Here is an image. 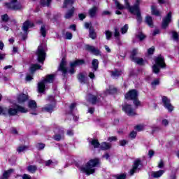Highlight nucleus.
I'll return each mask as SVG.
<instances>
[{
  "label": "nucleus",
  "mask_w": 179,
  "mask_h": 179,
  "mask_svg": "<svg viewBox=\"0 0 179 179\" xmlns=\"http://www.w3.org/2000/svg\"><path fill=\"white\" fill-rule=\"evenodd\" d=\"M100 164V160L97 158L94 159H90L85 166H80V170L83 173H85L87 176H90V174H94L96 171L94 167H97Z\"/></svg>",
  "instance_id": "nucleus-1"
},
{
  "label": "nucleus",
  "mask_w": 179,
  "mask_h": 179,
  "mask_svg": "<svg viewBox=\"0 0 179 179\" xmlns=\"http://www.w3.org/2000/svg\"><path fill=\"white\" fill-rule=\"evenodd\" d=\"M54 78H55V75L49 74L46 76V78L42 81L38 83V93H44V90H45V85L47 83H52L54 82Z\"/></svg>",
  "instance_id": "nucleus-2"
},
{
  "label": "nucleus",
  "mask_w": 179,
  "mask_h": 179,
  "mask_svg": "<svg viewBox=\"0 0 179 179\" xmlns=\"http://www.w3.org/2000/svg\"><path fill=\"white\" fill-rule=\"evenodd\" d=\"M155 64L152 66V71L154 73H159L160 68H166V62H164V57L162 55H158L155 58Z\"/></svg>",
  "instance_id": "nucleus-3"
},
{
  "label": "nucleus",
  "mask_w": 179,
  "mask_h": 179,
  "mask_svg": "<svg viewBox=\"0 0 179 179\" xmlns=\"http://www.w3.org/2000/svg\"><path fill=\"white\" fill-rule=\"evenodd\" d=\"M138 96V91H136V90H131L128 93L125 94L124 96L127 100H133V103L136 108H138V107L141 106V101H139Z\"/></svg>",
  "instance_id": "nucleus-4"
},
{
  "label": "nucleus",
  "mask_w": 179,
  "mask_h": 179,
  "mask_svg": "<svg viewBox=\"0 0 179 179\" xmlns=\"http://www.w3.org/2000/svg\"><path fill=\"white\" fill-rule=\"evenodd\" d=\"M45 45L41 44L36 50L38 62L41 64H44V61H45Z\"/></svg>",
  "instance_id": "nucleus-5"
},
{
  "label": "nucleus",
  "mask_w": 179,
  "mask_h": 179,
  "mask_svg": "<svg viewBox=\"0 0 179 179\" xmlns=\"http://www.w3.org/2000/svg\"><path fill=\"white\" fill-rule=\"evenodd\" d=\"M17 2V0H11L10 3H5L4 5L8 9H11L12 10H20L22 4Z\"/></svg>",
  "instance_id": "nucleus-6"
},
{
  "label": "nucleus",
  "mask_w": 179,
  "mask_h": 179,
  "mask_svg": "<svg viewBox=\"0 0 179 179\" xmlns=\"http://www.w3.org/2000/svg\"><path fill=\"white\" fill-rule=\"evenodd\" d=\"M6 111H8L9 115H16L17 113H27V109L24 107L17 105L16 108H9L6 110L5 112Z\"/></svg>",
  "instance_id": "nucleus-7"
},
{
  "label": "nucleus",
  "mask_w": 179,
  "mask_h": 179,
  "mask_svg": "<svg viewBox=\"0 0 179 179\" xmlns=\"http://www.w3.org/2000/svg\"><path fill=\"white\" fill-rule=\"evenodd\" d=\"M142 169V162L141 159H136L134 162L133 168L130 170L129 174L130 176H134L135 173H138L139 170Z\"/></svg>",
  "instance_id": "nucleus-8"
},
{
  "label": "nucleus",
  "mask_w": 179,
  "mask_h": 179,
  "mask_svg": "<svg viewBox=\"0 0 179 179\" xmlns=\"http://www.w3.org/2000/svg\"><path fill=\"white\" fill-rule=\"evenodd\" d=\"M85 64V60L83 59H77L73 62L70 63V70L69 71V73H71V75H73L75 73V68L79 65H83Z\"/></svg>",
  "instance_id": "nucleus-9"
},
{
  "label": "nucleus",
  "mask_w": 179,
  "mask_h": 179,
  "mask_svg": "<svg viewBox=\"0 0 179 179\" xmlns=\"http://www.w3.org/2000/svg\"><path fill=\"white\" fill-rule=\"evenodd\" d=\"M123 111L129 115V117H134V115H136V113L135 112V109L132 108L131 105L126 104L122 107Z\"/></svg>",
  "instance_id": "nucleus-10"
},
{
  "label": "nucleus",
  "mask_w": 179,
  "mask_h": 179,
  "mask_svg": "<svg viewBox=\"0 0 179 179\" xmlns=\"http://www.w3.org/2000/svg\"><path fill=\"white\" fill-rule=\"evenodd\" d=\"M58 71L62 73V76L66 78L68 73V69H66V61L65 59H62L58 68Z\"/></svg>",
  "instance_id": "nucleus-11"
},
{
  "label": "nucleus",
  "mask_w": 179,
  "mask_h": 179,
  "mask_svg": "<svg viewBox=\"0 0 179 179\" xmlns=\"http://www.w3.org/2000/svg\"><path fill=\"white\" fill-rule=\"evenodd\" d=\"M162 103L164 104V107H165V108H167L169 113H171V111L174 110V107H173V105H171V103H170V99H169L167 96H162Z\"/></svg>",
  "instance_id": "nucleus-12"
},
{
  "label": "nucleus",
  "mask_w": 179,
  "mask_h": 179,
  "mask_svg": "<svg viewBox=\"0 0 179 179\" xmlns=\"http://www.w3.org/2000/svg\"><path fill=\"white\" fill-rule=\"evenodd\" d=\"M171 22V12H169L162 21V29H167L169 23Z\"/></svg>",
  "instance_id": "nucleus-13"
},
{
  "label": "nucleus",
  "mask_w": 179,
  "mask_h": 179,
  "mask_svg": "<svg viewBox=\"0 0 179 179\" xmlns=\"http://www.w3.org/2000/svg\"><path fill=\"white\" fill-rule=\"evenodd\" d=\"M85 48L86 51H90V52H92V54H94V55H100V50L94 46L85 45Z\"/></svg>",
  "instance_id": "nucleus-14"
},
{
  "label": "nucleus",
  "mask_w": 179,
  "mask_h": 179,
  "mask_svg": "<svg viewBox=\"0 0 179 179\" xmlns=\"http://www.w3.org/2000/svg\"><path fill=\"white\" fill-rule=\"evenodd\" d=\"M126 9H129V11L130 13H134V15H136L138 12H141L139 10V6H136L134 4L133 6H131L129 3V6L126 5Z\"/></svg>",
  "instance_id": "nucleus-15"
},
{
  "label": "nucleus",
  "mask_w": 179,
  "mask_h": 179,
  "mask_svg": "<svg viewBox=\"0 0 179 179\" xmlns=\"http://www.w3.org/2000/svg\"><path fill=\"white\" fill-rule=\"evenodd\" d=\"M34 27V24L30 22V20H27L23 23L22 30L23 31H24V33H27L29 29H30V27Z\"/></svg>",
  "instance_id": "nucleus-16"
},
{
  "label": "nucleus",
  "mask_w": 179,
  "mask_h": 179,
  "mask_svg": "<svg viewBox=\"0 0 179 179\" xmlns=\"http://www.w3.org/2000/svg\"><path fill=\"white\" fill-rule=\"evenodd\" d=\"M86 100L87 101H88V103H91V104L94 105L96 104L97 101H99V99H97V96L91 94L87 95Z\"/></svg>",
  "instance_id": "nucleus-17"
},
{
  "label": "nucleus",
  "mask_w": 179,
  "mask_h": 179,
  "mask_svg": "<svg viewBox=\"0 0 179 179\" xmlns=\"http://www.w3.org/2000/svg\"><path fill=\"white\" fill-rule=\"evenodd\" d=\"M164 174V171L163 170H159L158 171H152L151 172V177L153 178H159L162 177V175Z\"/></svg>",
  "instance_id": "nucleus-18"
},
{
  "label": "nucleus",
  "mask_w": 179,
  "mask_h": 179,
  "mask_svg": "<svg viewBox=\"0 0 179 179\" xmlns=\"http://www.w3.org/2000/svg\"><path fill=\"white\" fill-rule=\"evenodd\" d=\"M90 37L92 40H96L97 38V34L94 31V28L93 27H90V31H89Z\"/></svg>",
  "instance_id": "nucleus-19"
},
{
  "label": "nucleus",
  "mask_w": 179,
  "mask_h": 179,
  "mask_svg": "<svg viewBox=\"0 0 179 179\" xmlns=\"http://www.w3.org/2000/svg\"><path fill=\"white\" fill-rule=\"evenodd\" d=\"M27 95L24 94H21L17 96V101L20 104L24 103V101H27Z\"/></svg>",
  "instance_id": "nucleus-20"
},
{
  "label": "nucleus",
  "mask_w": 179,
  "mask_h": 179,
  "mask_svg": "<svg viewBox=\"0 0 179 179\" xmlns=\"http://www.w3.org/2000/svg\"><path fill=\"white\" fill-rule=\"evenodd\" d=\"M75 13V7H72L71 10H69L64 15L65 19H71Z\"/></svg>",
  "instance_id": "nucleus-21"
},
{
  "label": "nucleus",
  "mask_w": 179,
  "mask_h": 179,
  "mask_svg": "<svg viewBox=\"0 0 179 179\" xmlns=\"http://www.w3.org/2000/svg\"><path fill=\"white\" fill-rule=\"evenodd\" d=\"M78 79L79 82L83 83V85H85L87 82V78H86L82 73H80L78 75Z\"/></svg>",
  "instance_id": "nucleus-22"
},
{
  "label": "nucleus",
  "mask_w": 179,
  "mask_h": 179,
  "mask_svg": "<svg viewBox=\"0 0 179 179\" xmlns=\"http://www.w3.org/2000/svg\"><path fill=\"white\" fill-rule=\"evenodd\" d=\"M151 13L155 16H160V11L157 10V7L156 6H151Z\"/></svg>",
  "instance_id": "nucleus-23"
},
{
  "label": "nucleus",
  "mask_w": 179,
  "mask_h": 179,
  "mask_svg": "<svg viewBox=\"0 0 179 179\" xmlns=\"http://www.w3.org/2000/svg\"><path fill=\"white\" fill-rule=\"evenodd\" d=\"M54 139L55 141H61V139H64V130H59V134L55 135Z\"/></svg>",
  "instance_id": "nucleus-24"
},
{
  "label": "nucleus",
  "mask_w": 179,
  "mask_h": 179,
  "mask_svg": "<svg viewBox=\"0 0 179 179\" xmlns=\"http://www.w3.org/2000/svg\"><path fill=\"white\" fill-rule=\"evenodd\" d=\"M145 23L148 24L150 27H153V19L151 16L148 15L145 17Z\"/></svg>",
  "instance_id": "nucleus-25"
},
{
  "label": "nucleus",
  "mask_w": 179,
  "mask_h": 179,
  "mask_svg": "<svg viewBox=\"0 0 179 179\" xmlns=\"http://www.w3.org/2000/svg\"><path fill=\"white\" fill-rule=\"evenodd\" d=\"M92 68L94 71H97L99 69V60L97 59H94L92 62Z\"/></svg>",
  "instance_id": "nucleus-26"
},
{
  "label": "nucleus",
  "mask_w": 179,
  "mask_h": 179,
  "mask_svg": "<svg viewBox=\"0 0 179 179\" xmlns=\"http://www.w3.org/2000/svg\"><path fill=\"white\" fill-rule=\"evenodd\" d=\"M99 146L102 150H108L111 148V145L106 142L102 143Z\"/></svg>",
  "instance_id": "nucleus-27"
},
{
  "label": "nucleus",
  "mask_w": 179,
  "mask_h": 179,
  "mask_svg": "<svg viewBox=\"0 0 179 179\" xmlns=\"http://www.w3.org/2000/svg\"><path fill=\"white\" fill-rule=\"evenodd\" d=\"M27 171L32 174H34L37 171V166L36 165H29L27 167Z\"/></svg>",
  "instance_id": "nucleus-28"
},
{
  "label": "nucleus",
  "mask_w": 179,
  "mask_h": 179,
  "mask_svg": "<svg viewBox=\"0 0 179 179\" xmlns=\"http://www.w3.org/2000/svg\"><path fill=\"white\" fill-rule=\"evenodd\" d=\"M96 13H97V7H93L89 10V15L90 17H94Z\"/></svg>",
  "instance_id": "nucleus-29"
},
{
  "label": "nucleus",
  "mask_w": 179,
  "mask_h": 179,
  "mask_svg": "<svg viewBox=\"0 0 179 179\" xmlns=\"http://www.w3.org/2000/svg\"><path fill=\"white\" fill-rule=\"evenodd\" d=\"M41 69V66L40 64H32L30 67V71L31 73H33V72H36V71H37V69Z\"/></svg>",
  "instance_id": "nucleus-30"
},
{
  "label": "nucleus",
  "mask_w": 179,
  "mask_h": 179,
  "mask_svg": "<svg viewBox=\"0 0 179 179\" xmlns=\"http://www.w3.org/2000/svg\"><path fill=\"white\" fill-rule=\"evenodd\" d=\"M28 106L31 110L37 108V103H36L35 101L33 100L29 101Z\"/></svg>",
  "instance_id": "nucleus-31"
},
{
  "label": "nucleus",
  "mask_w": 179,
  "mask_h": 179,
  "mask_svg": "<svg viewBox=\"0 0 179 179\" xmlns=\"http://www.w3.org/2000/svg\"><path fill=\"white\" fill-rule=\"evenodd\" d=\"M111 75L113 76V78H118L119 76H121L122 75V71L115 70L113 71H111Z\"/></svg>",
  "instance_id": "nucleus-32"
},
{
  "label": "nucleus",
  "mask_w": 179,
  "mask_h": 179,
  "mask_svg": "<svg viewBox=\"0 0 179 179\" xmlns=\"http://www.w3.org/2000/svg\"><path fill=\"white\" fill-rule=\"evenodd\" d=\"M75 3V0H64L63 8H68V6L70 5L72 6Z\"/></svg>",
  "instance_id": "nucleus-33"
},
{
  "label": "nucleus",
  "mask_w": 179,
  "mask_h": 179,
  "mask_svg": "<svg viewBox=\"0 0 179 179\" xmlns=\"http://www.w3.org/2000/svg\"><path fill=\"white\" fill-rule=\"evenodd\" d=\"M52 1V0H41V5H42V6H50Z\"/></svg>",
  "instance_id": "nucleus-34"
},
{
  "label": "nucleus",
  "mask_w": 179,
  "mask_h": 179,
  "mask_svg": "<svg viewBox=\"0 0 179 179\" xmlns=\"http://www.w3.org/2000/svg\"><path fill=\"white\" fill-rule=\"evenodd\" d=\"M133 62H136V64H138V65H143V59L136 57L133 60Z\"/></svg>",
  "instance_id": "nucleus-35"
},
{
  "label": "nucleus",
  "mask_w": 179,
  "mask_h": 179,
  "mask_svg": "<svg viewBox=\"0 0 179 179\" xmlns=\"http://www.w3.org/2000/svg\"><path fill=\"white\" fill-rule=\"evenodd\" d=\"M115 5L117 8V9H119L120 10H122V9H125V8H127L124 6V5L120 4V1L117 0L115 1Z\"/></svg>",
  "instance_id": "nucleus-36"
},
{
  "label": "nucleus",
  "mask_w": 179,
  "mask_h": 179,
  "mask_svg": "<svg viewBox=\"0 0 179 179\" xmlns=\"http://www.w3.org/2000/svg\"><path fill=\"white\" fill-rule=\"evenodd\" d=\"M91 145L94 146V149H97V148H100V143H99V141L94 139L91 141Z\"/></svg>",
  "instance_id": "nucleus-37"
},
{
  "label": "nucleus",
  "mask_w": 179,
  "mask_h": 179,
  "mask_svg": "<svg viewBox=\"0 0 179 179\" xmlns=\"http://www.w3.org/2000/svg\"><path fill=\"white\" fill-rule=\"evenodd\" d=\"M171 34L172 38L174 40V41H178L179 40L178 33H177L176 31H172Z\"/></svg>",
  "instance_id": "nucleus-38"
},
{
  "label": "nucleus",
  "mask_w": 179,
  "mask_h": 179,
  "mask_svg": "<svg viewBox=\"0 0 179 179\" xmlns=\"http://www.w3.org/2000/svg\"><path fill=\"white\" fill-rule=\"evenodd\" d=\"M44 110H45L47 113H52V111H54V106L49 104L44 108Z\"/></svg>",
  "instance_id": "nucleus-39"
},
{
  "label": "nucleus",
  "mask_w": 179,
  "mask_h": 179,
  "mask_svg": "<svg viewBox=\"0 0 179 179\" xmlns=\"http://www.w3.org/2000/svg\"><path fill=\"white\" fill-rule=\"evenodd\" d=\"M117 90H117V88L114 87H109V90H107V93H108L109 94H114L117 93Z\"/></svg>",
  "instance_id": "nucleus-40"
},
{
  "label": "nucleus",
  "mask_w": 179,
  "mask_h": 179,
  "mask_svg": "<svg viewBox=\"0 0 179 179\" xmlns=\"http://www.w3.org/2000/svg\"><path fill=\"white\" fill-rule=\"evenodd\" d=\"M41 34L43 36V37H45L47 36V30H45V25H42L41 27Z\"/></svg>",
  "instance_id": "nucleus-41"
},
{
  "label": "nucleus",
  "mask_w": 179,
  "mask_h": 179,
  "mask_svg": "<svg viewBox=\"0 0 179 179\" xmlns=\"http://www.w3.org/2000/svg\"><path fill=\"white\" fill-rule=\"evenodd\" d=\"M136 37H137V38H138L140 41H143V40H145V38H146V36L142 32H138Z\"/></svg>",
  "instance_id": "nucleus-42"
},
{
  "label": "nucleus",
  "mask_w": 179,
  "mask_h": 179,
  "mask_svg": "<svg viewBox=\"0 0 179 179\" xmlns=\"http://www.w3.org/2000/svg\"><path fill=\"white\" fill-rule=\"evenodd\" d=\"M106 38V40H111V37H113V32L109 30L105 31Z\"/></svg>",
  "instance_id": "nucleus-43"
},
{
  "label": "nucleus",
  "mask_w": 179,
  "mask_h": 179,
  "mask_svg": "<svg viewBox=\"0 0 179 179\" xmlns=\"http://www.w3.org/2000/svg\"><path fill=\"white\" fill-rule=\"evenodd\" d=\"M27 146L25 145H20L17 148V152L18 153H22V152H24V150H27Z\"/></svg>",
  "instance_id": "nucleus-44"
},
{
  "label": "nucleus",
  "mask_w": 179,
  "mask_h": 179,
  "mask_svg": "<svg viewBox=\"0 0 179 179\" xmlns=\"http://www.w3.org/2000/svg\"><path fill=\"white\" fill-rule=\"evenodd\" d=\"M137 54H138V49H134L131 52V57H130L131 61L133 59H135V58H136V57Z\"/></svg>",
  "instance_id": "nucleus-45"
},
{
  "label": "nucleus",
  "mask_w": 179,
  "mask_h": 179,
  "mask_svg": "<svg viewBox=\"0 0 179 179\" xmlns=\"http://www.w3.org/2000/svg\"><path fill=\"white\" fill-rule=\"evenodd\" d=\"M36 149H38V150H43V149L45 148V144L39 143L36 144Z\"/></svg>",
  "instance_id": "nucleus-46"
},
{
  "label": "nucleus",
  "mask_w": 179,
  "mask_h": 179,
  "mask_svg": "<svg viewBox=\"0 0 179 179\" xmlns=\"http://www.w3.org/2000/svg\"><path fill=\"white\" fill-rule=\"evenodd\" d=\"M136 15L138 23H142V15H141V12L136 13Z\"/></svg>",
  "instance_id": "nucleus-47"
},
{
  "label": "nucleus",
  "mask_w": 179,
  "mask_h": 179,
  "mask_svg": "<svg viewBox=\"0 0 179 179\" xmlns=\"http://www.w3.org/2000/svg\"><path fill=\"white\" fill-rule=\"evenodd\" d=\"M128 29H129V27H128V24H125L124 27H122L121 29V33L122 34H125V33H127V31H128Z\"/></svg>",
  "instance_id": "nucleus-48"
},
{
  "label": "nucleus",
  "mask_w": 179,
  "mask_h": 179,
  "mask_svg": "<svg viewBox=\"0 0 179 179\" xmlns=\"http://www.w3.org/2000/svg\"><path fill=\"white\" fill-rule=\"evenodd\" d=\"M72 37H73V35H72V33L69 31L66 32V35H65L66 40H72Z\"/></svg>",
  "instance_id": "nucleus-49"
},
{
  "label": "nucleus",
  "mask_w": 179,
  "mask_h": 179,
  "mask_svg": "<svg viewBox=\"0 0 179 179\" xmlns=\"http://www.w3.org/2000/svg\"><path fill=\"white\" fill-rule=\"evenodd\" d=\"M117 179H125L127 178V174L126 173H121L120 175L116 176Z\"/></svg>",
  "instance_id": "nucleus-50"
},
{
  "label": "nucleus",
  "mask_w": 179,
  "mask_h": 179,
  "mask_svg": "<svg viewBox=\"0 0 179 179\" xmlns=\"http://www.w3.org/2000/svg\"><path fill=\"white\" fill-rule=\"evenodd\" d=\"M76 106H78L76 103H73L71 104V106H69L70 114H72V112L73 111V109L76 107Z\"/></svg>",
  "instance_id": "nucleus-51"
},
{
  "label": "nucleus",
  "mask_w": 179,
  "mask_h": 179,
  "mask_svg": "<svg viewBox=\"0 0 179 179\" xmlns=\"http://www.w3.org/2000/svg\"><path fill=\"white\" fill-rule=\"evenodd\" d=\"M136 131H133L129 134V138H131V139H135L136 138Z\"/></svg>",
  "instance_id": "nucleus-52"
},
{
  "label": "nucleus",
  "mask_w": 179,
  "mask_h": 179,
  "mask_svg": "<svg viewBox=\"0 0 179 179\" xmlns=\"http://www.w3.org/2000/svg\"><path fill=\"white\" fill-rule=\"evenodd\" d=\"M1 20L3 22H8L9 20V16H8V14H5L1 16Z\"/></svg>",
  "instance_id": "nucleus-53"
},
{
  "label": "nucleus",
  "mask_w": 179,
  "mask_h": 179,
  "mask_svg": "<svg viewBox=\"0 0 179 179\" xmlns=\"http://www.w3.org/2000/svg\"><path fill=\"white\" fill-rule=\"evenodd\" d=\"M155 52V47H151L148 50V54H149V55H153V53Z\"/></svg>",
  "instance_id": "nucleus-54"
},
{
  "label": "nucleus",
  "mask_w": 179,
  "mask_h": 179,
  "mask_svg": "<svg viewBox=\"0 0 179 179\" xmlns=\"http://www.w3.org/2000/svg\"><path fill=\"white\" fill-rule=\"evenodd\" d=\"M159 83H160V81L159 80V79H156L151 83V85L152 86H157V85H159Z\"/></svg>",
  "instance_id": "nucleus-55"
},
{
  "label": "nucleus",
  "mask_w": 179,
  "mask_h": 179,
  "mask_svg": "<svg viewBox=\"0 0 179 179\" xmlns=\"http://www.w3.org/2000/svg\"><path fill=\"white\" fill-rule=\"evenodd\" d=\"M135 129L136 131H138V132H141V131H143V126L142 125H137L135 127Z\"/></svg>",
  "instance_id": "nucleus-56"
},
{
  "label": "nucleus",
  "mask_w": 179,
  "mask_h": 179,
  "mask_svg": "<svg viewBox=\"0 0 179 179\" xmlns=\"http://www.w3.org/2000/svg\"><path fill=\"white\" fill-rule=\"evenodd\" d=\"M114 36L116 38H118V37H120V31H118V29H117V28H115Z\"/></svg>",
  "instance_id": "nucleus-57"
},
{
  "label": "nucleus",
  "mask_w": 179,
  "mask_h": 179,
  "mask_svg": "<svg viewBox=\"0 0 179 179\" xmlns=\"http://www.w3.org/2000/svg\"><path fill=\"white\" fill-rule=\"evenodd\" d=\"M78 17L80 20H83V19H86V15L83 13L78 14Z\"/></svg>",
  "instance_id": "nucleus-58"
},
{
  "label": "nucleus",
  "mask_w": 179,
  "mask_h": 179,
  "mask_svg": "<svg viewBox=\"0 0 179 179\" xmlns=\"http://www.w3.org/2000/svg\"><path fill=\"white\" fill-rule=\"evenodd\" d=\"M88 76L90 78V79H94L96 78V76L93 72H90Z\"/></svg>",
  "instance_id": "nucleus-59"
},
{
  "label": "nucleus",
  "mask_w": 179,
  "mask_h": 179,
  "mask_svg": "<svg viewBox=\"0 0 179 179\" xmlns=\"http://www.w3.org/2000/svg\"><path fill=\"white\" fill-rule=\"evenodd\" d=\"M127 143H128V142H127V141H125V140H122L120 141V146H125V145Z\"/></svg>",
  "instance_id": "nucleus-60"
},
{
  "label": "nucleus",
  "mask_w": 179,
  "mask_h": 179,
  "mask_svg": "<svg viewBox=\"0 0 179 179\" xmlns=\"http://www.w3.org/2000/svg\"><path fill=\"white\" fill-rule=\"evenodd\" d=\"M50 164H52V160L49 159L45 162V166H50Z\"/></svg>",
  "instance_id": "nucleus-61"
},
{
  "label": "nucleus",
  "mask_w": 179,
  "mask_h": 179,
  "mask_svg": "<svg viewBox=\"0 0 179 179\" xmlns=\"http://www.w3.org/2000/svg\"><path fill=\"white\" fill-rule=\"evenodd\" d=\"M162 125H164L165 127H167L169 125V120L164 119L162 120Z\"/></svg>",
  "instance_id": "nucleus-62"
},
{
  "label": "nucleus",
  "mask_w": 179,
  "mask_h": 179,
  "mask_svg": "<svg viewBox=\"0 0 179 179\" xmlns=\"http://www.w3.org/2000/svg\"><path fill=\"white\" fill-rule=\"evenodd\" d=\"M8 110V108L0 107V115L2 113L5 114V110Z\"/></svg>",
  "instance_id": "nucleus-63"
},
{
  "label": "nucleus",
  "mask_w": 179,
  "mask_h": 179,
  "mask_svg": "<svg viewBox=\"0 0 179 179\" xmlns=\"http://www.w3.org/2000/svg\"><path fill=\"white\" fill-rule=\"evenodd\" d=\"M22 179H31V177L27 174H24L22 176Z\"/></svg>",
  "instance_id": "nucleus-64"
}]
</instances>
